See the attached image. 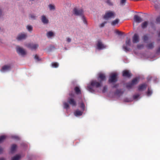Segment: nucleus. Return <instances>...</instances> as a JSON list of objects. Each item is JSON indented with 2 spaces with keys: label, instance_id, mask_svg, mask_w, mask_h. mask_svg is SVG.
Returning <instances> with one entry per match:
<instances>
[{
  "label": "nucleus",
  "instance_id": "1",
  "mask_svg": "<svg viewBox=\"0 0 160 160\" xmlns=\"http://www.w3.org/2000/svg\"><path fill=\"white\" fill-rule=\"evenodd\" d=\"M139 78L138 77L134 78L131 82L127 83L126 84V87L128 89L132 88L134 85L138 84L139 81Z\"/></svg>",
  "mask_w": 160,
  "mask_h": 160
},
{
  "label": "nucleus",
  "instance_id": "2",
  "mask_svg": "<svg viewBox=\"0 0 160 160\" xmlns=\"http://www.w3.org/2000/svg\"><path fill=\"white\" fill-rule=\"evenodd\" d=\"M102 84V83L100 82H98L96 80H93L91 82V86H88V88L89 91L92 92V89L91 87H95L97 88L101 86Z\"/></svg>",
  "mask_w": 160,
  "mask_h": 160
},
{
  "label": "nucleus",
  "instance_id": "3",
  "mask_svg": "<svg viewBox=\"0 0 160 160\" xmlns=\"http://www.w3.org/2000/svg\"><path fill=\"white\" fill-rule=\"evenodd\" d=\"M118 74L116 72L111 73L108 79V82L112 83L117 82L118 81Z\"/></svg>",
  "mask_w": 160,
  "mask_h": 160
},
{
  "label": "nucleus",
  "instance_id": "4",
  "mask_svg": "<svg viewBox=\"0 0 160 160\" xmlns=\"http://www.w3.org/2000/svg\"><path fill=\"white\" fill-rule=\"evenodd\" d=\"M115 16V13L111 11H108L105 13L103 18L106 20H108L110 18H114Z\"/></svg>",
  "mask_w": 160,
  "mask_h": 160
},
{
  "label": "nucleus",
  "instance_id": "5",
  "mask_svg": "<svg viewBox=\"0 0 160 160\" xmlns=\"http://www.w3.org/2000/svg\"><path fill=\"white\" fill-rule=\"evenodd\" d=\"M73 13L76 16H82L83 14V10L82 9L74 8L73 10Z\"/></svg>",
  "mask_w": 160,
  "mask_h": 160
},
{
  "label": "nucleus",
  "instance_id": "6",
  "mask_svg": "<svg viewBox=\"0 0 160 160\" xmlns=\"http://www.w3.org/2000/svg\"><path fill=\"white\" fill-rule=\"evenodd\" d=\"M17 52L18 53L22 56H24L26 54V52L25 50L20 47L18 46L16 48Z\"/></svg>",
  "mask_w": 160,
  "mask_h": 160
},
{
  "label": "nucleus",
  "instance_id": "7",
  "mask_svg": "<svg viewBox=\"0 0 160 160\" xmlns=\"http://www.w3.org/2000/svg\"><path fill=\"white\" fill-rule=\"evenodd\" d=\"M27 34L24 33L19 34L18 36L16 39L18 41L25 39L27 37Z\"/></svg>",
  "mask_w": 160,
  "mask_h": 160
},
{
  "label": "nucleus",
  "instance_id": "8",
  "mask_svg": "<svg viewBox=\"0 0 160 160\" xmlns=\"http://www.w3.org/2000/svg\"><path fill=\"white\" fill-rule=\"evenodd\" d=\"M39 46L38 44L32 43H29L27 45V47L32 50H36Z\"/></svg>",
  "mask_w": 160,
  "mask_h": 160
},
{
  "label": "nucleus",
  "instance_id": "9",
  "mask_svg": "<svg viewBox=\"0 0 160 160\" xmlns=\"http://www.w3.org/2000/svg\"><path fill=\"white\" fill-rule=\"evenodd\" d=\"M68 102L72 106H75L77 105V103L76 101L72 98H68Z\"/></svg>",
  "mask_w": 160,
  "mask_h": 160
},
{
  "label": "nucleus",
  "instance_id": "10",
  "mask_svg": "<svg viewBox=\"0 0 160 160\" xmlns=\"http://www.w3.org/2000/svg\"><path fill=\"white\" fill-rule=\"evenodd\" d=\"M98 79L102 83V82L105 81L106 79V76L105 74L103 73H99Z\"/></svg>",
  "mask_w": 160,
  "mask_h": 160
},
{
  "label": "nucleus",
  "instance_id": "11",
  "mask_svg": "<svg viewBox=\"0 0 160 160\" xmlns=\"http://www.w3.org/2000/svg\"><path fill=\"white\" fill-rule=\"evenodd\" d=\"M132 42L133 43H137L139 41V37L137 34H135L132 37Z\"/></svg>",
  "mask_w": 160,
  "mask_h": 160
},
{
  "label": "nucleus",
  "instance_id": "12",
  "mask_svg": "<svg viewBox=\"0 0 160 160\" xmlns=\"http://www.w3.org/2000/svg\"><path fill=\"white\" fill-rule=\"evenodd\" d=\"M11 66L10 65H5L3 66L1 70V72H5L11 70Z\"/></svg>",
  "mask_w": 160,
  "mask_h": 160
},
{
  "label": "nucleus",
  "instance_id": "13",
  "mask_svg": "<svg viewBox=\"0 0 160 160\" xmlns=\"http://www.w3.org/2000/svg\"><path fill=\"white\" fill-rule=\"evenodd\" d=\"M131 76V73L127 70H124L122 72V76L124 77L129 78Z\"/></svg>",
  "mask_w": 160,
  "mask_h": 160
},
{
  "label": "nucleus",
  "instance_id": "14",
  "mask_svg": "<svg viewBox=\"0 0 160 160\" xmlns=\"http://www.w3.org/2000/svg\"><path fill=\"white\" fill-rule=\"evenodd\" d=\"M134 20L136 22L139 23L142 20V19L137 15H135L134 17Z\"/></svg>",
  "mask_w": 160,
  "mask_h": 160
},
{
  "label": "nucleus",
  "instance_id": "15",
  "mask_svg": "<svg viewBox=\"0 0 160 160\" xmlns=\"http://www.w3.org/2000/svg\"><path fill=\"white\" fill-rule=\"evenodd\" d=\"M147 86V84L146 83L140 85L138 87V90L139 91H142L146 89Z\"/></svg>",
  "mask_w": 160,
  "mask_h": 160
},
{
  "label": "nucleus",
  "instance_id": "16",
  "mask_svg": "<svg viewBox=\"0 0 160 160\" xmlns=\"http://www.w3.org/2000/svg\"><path fill=\"white\" fill-rule=\"evenodd\" d=\"M97 47L98 49H102L105 48L106 46L102 44L100 41H98L97 44Z\"/></svg>",
  "mask_w": 160,
  "mask_h": 160
},
{
  "label": "nucleus",
  "instance_id": "17",
  "mask_svg": "<svg viewBox=\"0 0 160 160\" xmlns=\"http://www.w3.org/2000/svg\"><path fill=\"white\" fill-rule=\"evenodd\" d=\"M41 20L42 22L44 24H47L48 23L49 20L44 15L42 16Z\"/></svg>",
  "mask_w": 160,
  "mask_h": 160
},
{
  "label": "nucleus",
  "instance_id": "18",
  "mask_svg": "<svg viewBox=\"0 0 160 160\" xmlns=\"http://www.w3.org/2000/svg\"><path fill=\"white\" fill-rule=\"evenodd\" d=\"M74 90L75 92L78 95L81 94V91L79 87H76L74 88Z\"/></svg>",
  "mask_w": 160,
  "mask_h": 160
},
{
  "label": "nucleus",
  "instance_id": "19",
  "mask_svg": "<svg viewBox=\"0 0 160 160\" xmlns=\"http://www.w3.org/2000/svg\"><path fill=\"white\" fill-rule=\"evenodd\" d=\"M21 158V156L17 154L12 158L11 160H19Z\"/></svg>",
  "mask_w": 160,
  "mask_h": 160
},
{
  "label": "nucleus",
  "instance_id": "20",
  "mask_svg": "<svg viewBox=\"0 0 160 160\" xmlns=\"http://www.w3.org/2000/svg\"><path fill=\"white\" fill-rule=\"evenodd\" d=\"M17 146L15 144H12L11 148V153H13L16 150Z\"/></svg>",
  "mask_w": 160,
  "mask_h": 160
},
{
  "label": "nucleus",
  "instance_id": "21",
  "mask_svg": "<svg viewBox=\"0 0 160 160\" xmlns=\"http://www.w3.org/2000/svg\"><path fill=\"white\" fill-rule=\"evenodd\" d=\"M146 47L148 49H152L154 47V42L148 43Z\"/></svg>",
  "mask_w": 160,
  "mask_h": 160
},
{
  "label": "nucleus",
  "instance_id": "22",
  "mask_svg": "<svg viewBox=\"0 0 160 160\" xmlns=\"http://www.w3.org/2000/svg\"><path fill=\"white\" fill-rule=\"evenodd\" d=\"M82 114V112L77 110L74 112V114L76 116H81Z\"/></svg>",
  "mask_w": 160,
  "mask_h": 160
},
{
  "label": "nucleus",
  "instance_id": "23",
  "mask_svg": "<svg viewBox=\"0 0 160 160\" xmlns=\"http://www.w3.org/2000/svg\"><path fill=\"white\" fill-rule=\"evenodd\" d=\"M124 91H122L121 90L117 89L115 92V94L118 95L122 94Z\"/></svg>",
  "mask_w": 160,
  "mask_h": 160
},
{
  "label": "nucleus",
  "instance_id": "24",
  "mask_svg": "<svg viewBox=\"0 0 160 160\" xmlns=\"http://www.w3.org/2000/svg\"><path fill=\"white\" fill-rule=\"evenodd\" d=\"M119 22V20L118 19H116L112 21L111 22V24L112 25L114 26L116 24H118Z\"/></svg>",
  "mask_w": 160,
  "mask_h": 160
},
{
  "label": "nucleus",
  "instance_id": "25",
  "mask_svg": "<svg viewBox=\"0 0 160 160\" xmlns=\"http://www.w3.org/2000/svg\"><path fill=\"white\" fill-rule=\"evenodd\" d=\"M127 46H131V39L130 38H127L125 42Z\"/></svg>",
  "mask_w": 160,
  "mask_h": 160
},
{
  "label": "nucleus",
  "instance_id": "26",
  "mask_svg": "<svg viewBox=\"0 0 160 160\" xmlns=\"http://www.w3.org/2000/svg\"><path fill=\"white\" fill-rule=\"evenodd\" d=\"M148 22H147L145 21V22H144L142 24V25H141L142 27L143 28H146L147 27L148 25Z\"/></svg>",
  "mask_w": 160,
  "mask_h": 160
},
{
  "label": "nucleus",
  "instance_id": "27",
  "mask_svg": "<svg viewBox=\"0 0 160 160\" xmlns=\"http://www.w3.org/2000/svg\"><path fill=\"white\" fill-rule=\"evenodd\" d=\"M6 136L5 135H2L0 136V143L3 142L6 138Z\"/></svg>",
  "mask_w": 160,
  "mask_h": 160
},
{
  "label": "nucleus",
  "instance_id": "28",
  "mask_svg": "<svg viewBox=\"0 0 160 160\" xmlns=\"http://www.w3.org/2000/svg\"><path fill=\"white\" fill-rule=\"evenodd\" d=\"M48 7L50 10H54L55 9V6L54 5L50 4L48 5Z\"/></svg>",
  "mask_w": 160,
  "mask_h": 160
},
{
  "label": "nucleus",
  "instance_id": "29",
  "mask_svg": "<svg viewBox=\"0 0 160 160\" xmlns=\"http://www.w3.org/2000/svg\"><path fill=\"white\" fill-rule=\"evenodd\" d=\"M52 66L54 68H57L58 66V64L56 62H52Z\"/></svg>",
  "mask_w": 160,
  "mask_h": 160
},
{
  "label": "nucleus",
  "instance_id": "30",
  "mask_svg": "<svg viewBox=\"0 0 160 160\" xmlns=\"http://www.w3.org/2000/svg\"><path fill=\"white\" fill-rule=\"evenodd\" d=\"M54 35L53 33L51 31H49L47 33V36L49 38L52 37Z\"/></svg>",
  "mask_w": 160,
  "mask_h": 160
},
{
  "label": "nucleus",
  "instance_id": "31",
  "mask_svg": "<svg viewBox=\"0 0 160 160\" xmlns=\"http://www.w3.org/2000/svg\"><path fill=\"white\" fill-rule=\"evenodd\" d=\"M64 108L66 109H68L69 108V105L68 103L66 102H64L63 103Z\"/></svg>",
  "mask_w": 160,
  "mask_h": 160
},
{
  "label": "nucleus",
  "instance_id": "32",
  "mask_svg": "<svg viewBox=\"0 0 160 160\" xmlns=\"http://www.w3.org/2000/svg\"><path fill=\"white\" fill-rule=\"evenodd\" d=\"M80 108H82V110L84 111L85 110V106L83 102H81L80 103Z\"/></svg>",
  "mask_w": 160,
  "mask_h": 160
},
{
  "label": "nucleus",
  "instance_id": "33",
  "mask_svg": "<svg viewBox=\"0 0 160 160\" xmlns=\"http://www.w3.org/2000/svg\"><path fill=\"white\" fill-rule=\"evenodd\" d=\"M27 28L29 32H31L32 30V27L31 25H27Z\"/></svg>",
  "mask_w": 160,
  "mask_h": 160
},
{
  "label": "nucleus",
  "instance_id": "34",
  "mask_svg": "<svg viewBox=\"0 0 160 160\" xmlns=\"http://www.w3.org/2000/svg\"><path fill=\"white\" fill-rule=\"evenodd\" d=\"M142 39L144 41H147L148 39V37L147 35H144L142 37Z\"/></svg>",
  "mask_w": 160,
  "mask_h": 160
},
{
  "label": "nucleus",
  "instance_id": "35",
  "mask_svg": "<svg viewBox=\"0 0 160 160\" xmlns=\"http://www.w3.org/2000/svg\"><path fill=\"white\" fill-rule=\"evenodd\" d=\"M123 48L126 52L130 50L129 48H127V46L124 45L123 46Z\"/></svg>",
  "mask_w": 160,
  "mask_h": 160
},
{
  "label": "nucleus",
  "instance_id": "36",
  "mask_svg": "<svg viewBox=\"0 0 160 160\" xmlns=\"http://www.w3.org/2000/svg\"><path fill=\"white\" fill-rule=\"evenodd\" d=\"M152 93V91L150 90L149 88L148 89V91L147 92V95L148 96L150 95Z\"/></svg>",
  "mask_w": 160,
  "mask_h": 160
},
{
  "label": "nucleus",
  "instance_id": "37",
  "mask_svg": "<svg viewBox=\"0 0 160 160\" xmlns=\"http://www.w3.org/2000/svg\"><path fill=\"white\" fill-rule=\"evenodd\" d=\"M143 45L142 44H138L137 45V48L139 49L143 48Z\"/></svg>",
  "mask_w": 160,
  "mask_h": 160
},
{
  "label": "nucleus",
  "instance_id": "38",
  "mask_svg": "<svg viewBox=\"0 0 160 160\" xmlns=\"http://www.w3.org/2000/svg\"><path fill=\"white\" fill-rule=\"evenodd\" d=\"M156 21L157 23L160 22V15L158 16L156 19Z\"/></svg>",
  "mask_w": 160,
  "mask_h": 160
},
{
  "label": "nucleus",
  "instance_id": "39",
  "mask_svg": "<svg viewBox=\"0 0 160 160\" xmlns=\"http://www.w3.org/2000/svg\"><path fill=\"white\" fill-rule=\"evenodd\" d=\"M29 17L32 19H35L36 18V16L32 14H31L29 15Z\"/></svg>",
  "mask_w": 160,
  "mask_h": 160
},
{
  "label": "nucleus",
  "instance_id": "40",
  "mask_svg": "<svg viewBox=\"0 0 160 160\" xmlns=\"http://www.w3.org/2000/svg\"><path fill=\"white\" fill-rule=\"evenodd\" d=\"M107 88L106 86H105L103 88V90H102V92L103 93L105 92H106V91H107Z\"/></svg>",
  "mask_w": 160,
  "mask_h": 160
},
{
  "label": "nucleus",
  "instance_id": "41",
  "mask_svg": "<svg viewBox=\"0 0 160 160\" xmlns=\"http://www.w3.org/2000/svg\"><path fill=\"white\" fill-rule=\"evenodd\" d=\"M82 17L83 22L85 24H87V21L84 17L83 15Z\"/></svg>",
  "mask_w": 160,
  "mask_h": 160
},
{
  "label": "nucleus",
  "instance_id": "42",
  "mask_svg": "<svg viewBox=\"0 0 160 160\" xmlns=\"http://www.w3.org/2000/svg\"><path fill=\"white\" fill-rule=\"evenodd\" d=\"M106 2L109 5H112V3L111 2V1L110 0H107Z\"/></svg>",
  "mask_w": 160,
  "mask_h": 160
},
{
  "label": "nucleus",
  "instance_id": "43",
  "mask_svg": "<svg viewBox=\"0 0 160 160\" xmlns=\"http://www.w3.org/2000/svg\"><path fill=\"white\" fill-rule=\"evenodd\" d=\"M34 58L37 60L38 61L40 60L39 57L37 55H35L34 57Z\"/></svg>",
  "mask_w": 160,
  "mask_h": 160
},
{
  "label": "nucleus",
  "instance_id": "44",
  "mask_svg": "<svg viewBox=\"0 0 160 160\" xmlns=\"http://www.w3.org/2000/svg\"><path fill=\"white\" fill-rule=\"evenodd\" d=\"M139 95L138 94L134 95L133 96V98L134 99H136L138 98Z\"/></svg>",
  "mask_w": 160,
  "mask_h": 160
},
{
  "label": "nucleus",
  "instance_id": "45",
  "mask_svg": "<svg viewBox=\"0 0 160 160\" xmlns=\"http://www.w3.org/2000/svg\"><path fill=\"white\" fill-rule=\"evenodd\" d=\"M126 1V0H121L120 3L121 4L123 5L124 4Z\"/></svg>",
  "mask_w": 160,
  "mask_h": 160
},
{
  "label": "nucleus",
  "instance_id": "46",
  "mask_svg": "<svg viewBox=\"0 0 160 160\" xmlns=\"http://www.w3.org/2000/svg\"><path fill=\"white\" fill-rule=\"evenodd\" d=\"M107 23L106 22H104L102 23H101L100 24V27H103L104 26V25H105V23Z\"/></svg>",
  "mask_w": 160,
  "mask_h": 160
},
{
  "label": "nucleus",
  "instance_id": "47",
  "mask_svg": "<svg viewBox=\"0 0 160 160\" xmlns=\"http://www.w3.org/2000/svg\"><path fill=\"white\" fill-rule=\"evenodd\" d=\"M157 54L160 53V46L159 47L157 51Z\"/></svg>",
  "mask_w": 160,
  "mask_h": 160
},
{
  "label": "nucleus",
  "instance_id": "48",
  "mask_svg": "<svg viewBox=\"0 0 160 160\" xmlns=\"http://www.w3.org/2000/svg\"><path fill=\"white\" fill-rule=\"evenodd\" d=\"M71 39L70 38H67V41L68 42H71Z\"/></svg>",
  "mask_w": 160,
  "mask_h": 160
},
{
  "label": "nucleus",
  "instance_id": "49",
  "mask_svg": "<svg viewBox=\"0 0 160 160\" xmlns=\"http://www.w3.org/2000/svg\"><path fill=\"white\" fill-rule=\"evenodd\" d=\"M69 95L71 97H73L74 96V93L72 92H70L69 94Z\"/></svg>",
  "mask_w": 160,
  "mask_h": 160
},
{
  "label": "nucleus",
  "instance_id": "50",
  "mask_svg": "<svg viewBox=\"0 0 160 160\" xmlns=\"http://www.w3.org/2000/svg\"><path fill=\"white\" fill-rule=\"evenodd\" d=\"M118 86V84H115L112 86V88H117Z\"/></svg>",
  "mask_w": 160,
  "mask_h": 160
},
{
  "label": "nucleus",
  "instance_id": "51",
  "mask_svg": "<svg viewBox=\"0 0 160 160\" xmlns=\"http://www.w3.org/2000/svg\"><path fill=\"white\" fill-rule=\"evenodd\" d=\"M117 33L118 34V35H122V32L119 31H118L117 32Z\"/></svg>",
  "mask_w": 160,
  "mask_h": 160
},
{
  "label": "nucleus",
  "instance_id": "52",
  "mask_svg": "<svg viewBox=\"0 0 160 160\" xmlns=\"http://www.w3.org/2000/svg\"><path fill=\"white\" fill-rule=\"evenodd\" d=\"M2 149L0 147V154L2 152Z\"/></svg>",
  "mask_w": 160,
  "mask_h": 160
},
{
  "label": "nucleus",
  "instance_id": "53",
  "mask_svg": "<svg viewBox=\"0 0 160 160\" xmlns=\"http://www.w3.org/2000/svg\"><path fill=\"white\" fill-rule=\"evenodd\" d=\"M2 14V12L1 10L0 9V16Z\"/></svg>",
  "mask_w": 160,
  "mask_h": 160
},
{
  "label": "nucleus",
  "instance_id": "54",
  "mask_svg": "<svg viewBox=\"0 0 160 160\" xmlns=\"http://www.w3.org/2000/svg\"><path fill=\"white\" fill-rule=\"evenodd\" d=\"M0 160H5V159L4 158H0Z\"/></svg>",
  "mask_w": 160,
  "mask_h": 160
},
{
  "label": "nucleus",
  "instance_id": "55",
  "mask_svg": "<svg viewBox=\"0 0 160 160\" xmlns=\"http://www.w3.org/2000/svg\"><path fill=\"white\" fill-rule=\"evenodd\" d=\"M158 37H160V31L159 33L158 34Z\"/></svg>",
  "mask_w": 160,
  "mask_h": 160
},
{
  "label": "nucleus",
  "instance_id": "56",
  "mask_svg": "<svg viewBox=\"0 0 160 160\" xmlns=\"http://www.w3.org/2000/svg\"><path fill=\"white\" fill-rule=\"evenodd\" d=\"M127 101V102H129V101Z\"/></svg>",
  "mask_w": 160,
  "mask_h": 160
}]
</instances>
